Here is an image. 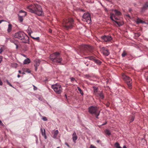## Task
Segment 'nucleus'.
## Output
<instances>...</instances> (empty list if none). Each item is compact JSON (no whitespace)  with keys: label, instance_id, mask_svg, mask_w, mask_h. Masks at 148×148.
I'll list each match as a JSON object with an SVG mask.
<instances>
[{"label":"nucleus","instance_id":"obj_1","mask_svg":"<svg viewBox=\"0 0 148 148\" xmlns=\"http://www.w3.org/2000/svg\"><path fill=\"white\" fill-rule=\"evenodd\" d=\"M27 9L29 12L34 13L38 16L42 15L43 14L41 7L37 4L29 6L27 7Z\"/></svg>","mask_w":148,"mask_h":148},{"label":"nucleus","instance_id":"obj_2","mask_svg":"<svg viewBox=\"0 0 148 148\" xmlns=\"http://www.w3.org/2000/svg\"><path fill=\"white\" fill-rule=\"evenodd\" d=\"M16 38L21 40L23 42L27 43L29 42L28 36L24 33L22 32H18L16 33L14 35Z\"/></svg>","mask_w":148,"mask_h":148},{"label":"nucleus","instance_id":"obj_3","mask_svg":"<svg viewBox=\"0 0 148 148\" xmlns=\"http://www.w3.org/2000/svg\"><path fill=\"white\" fill-rule=\"evenodd\" d=\"M93 47L89 45H82L79 47V50L81 55H87L89 52H91Z\"/></svg>","mask_w":148,"mask_h":148},{"label":"nucleus","instance_id":"obj_4","mask_svg":"<svg viewBox=\"0 0 148 148\" xmlns=\"http://www.w3.org/2000/svg\"><path fill=\"white\" fill-rule=\"evenodd\" d=\"M50 57L52 61L59 63H60L62 60V59L60 57V53L58 52H56L51 55Z\"/></svg>","mask_w":148,"mask_h":148},{"label":"nucleus","instance_id":"obj_5","mask_svg":"<svg viewBox=\"0 0 148 148\" xmlns=\"http://www.w3.org/2000/svg\"><path fill=\"white\" fill-rule=\"evenodd\" d=\"M73 24V20L72 18H69L68 20H65V29H69L71 28Z\"/></svg>","mask_w":148,"mask_h":148},{"label":"nucleus","instance_id":"obj_6","mask_svg":"<svg viewBox=\"0 0 148 148\" xmlns=\"http://www.w3.org/2000/svg\"><path fill=\"white\" fill-rule=\"evenodd\" d=\"M82 20L88 24L90 23L91 22V18L90 14L88 13H84L82 16Z\"/></svg>","mask_w":148,"mask_h":148},{"label":"nucleus","instance_id":"obj_7","mask_svg":"<svg viewBox=\"0 0 148 148\" xmlns=\"http://www.w3.org/2000/svg\"><path fill=\"white\" fill-rule=\"evenodd\" d=\"M51 88L57 94H60L62 92L61 86L60 84H56L52 85Z\"/></svg>","mask_w":148,"mask_h":148},{"label":"nucleus","instance_id":"obj_8","mask_svg":"<svg viewBox=\"0 0 148 148\" xmlns=\"http://www.w3.org/2000/svg\"><path fill=\"white\" fill-rule=\"evenodd\" d=\"M88 109L89 112L91 114H95L99 111V107L97 106H91Z\"/></svg>","mask_w":148,"mask_h":148},{"label":"nucleus","instance_id":"obj_9","mask_svg":"<svg viewBox=\"0 0 148 148\" xmlns=\"http://www.w3.org/2000/svg\"><path fill=\"white\" fill-rule=\"evenodd\" d=\"M123 78L125 82L127 83L128 88L131 89V81L132 79L126 76L125 75H124L123 76Z\"/></svg>","mask_w":148,"mask_h":148},{"label":"nucleus","instance_id":"obj_10","mask_svg":"<svg viewBox=\"0 0 148 148\" xmlns=\"http://www.w3.org/2000/svg\"><path fill=\"white\" fill-rule=\"evenodd\" d=\"M101 39L103 42H109L111 41L112 39V37L110 36L104 35L101 37Z\"/></svg>","mask_w":148,"mask_h":148},{"label":"nucleus","instance_id":"obj_11","mask_svg":"<svg viewBox=\"0 0 148 148\" xmlns=\"http://www.w3.org/2000/svg\"><path fill=\"white\" fill-rule=\"evenodd\" d=\"M19 12L20 13H24V15H22V16H20L19 15H18V19H19V21L21 22H23V17H24V16H26V15H27V13L24 11H23V10H21L19 11Z\"/></svg>","mask_w":148,"mask_h":148},{"label":"nucleus","instance_id":"obj_12","mask_svg":"<svg viewBox=\"0 0 148 148\" xmlns=\"http://www.w3.org/2000/svg\"><path fill=\"white\" fill-rule=\"evenodd\" d=\"M102 50L103 54L106 56H108L110 54L109 51L105 47L102 48Z\"/></svg>","mask_w":148,"mask_h":148},{"label":"nucleus","instance_id":"obj_13","mask_svg":"<svg viewBox=\"0 0 148 148\" xmlns=\"http://www.w3.org/2000/svg\"><path fill=\"white\" fill-rule=\"evenodd\" d=\"M110 15V18L113 21H114L113 19V18H114L116 20H118L119 19V17L117 16L116 15L114 14L113 13H111Z\"/></svg>","mask_w":148,"mask_h":148},{"label":"nucleus","instance_id":"obj_14","mask_svg":"<svg viewBox=\"0 0 148 148\" xmlns=\"http://www.w3.org/2000/svg\"><path fill=\"white\" fill-rule=\"evenodd\" d=\"M40 130L42 136L44 137L45 139H46L47 138V137L46 134L45 129H43L42 128H40Z\"/></svg>","mask_w":148,"mask_h":148},{"label":"nucleus","instance_id":"obj_15","mask_svg":"<svg viewBox=\"0 0 148 148\" xmlns=\"http://www.w3.org/2000/svg\"><path fill=\"white\" fill-rule=\"evenodd\" d=\"M148 8V2H146L143 8H141V11L143 12L145 10H146Z\"/></svg>","mask_w":148,"mask_h":148},{"label":"nucleus","instance_id":"obj_16","mask_svg":"<svg viewBox=\"0 0 148 148\" xmlns=\"http://www.w3.org/2000/svg\"><path fill=\"white\" fill-rule=\"evenodd\" d=\"M96 96L97 97H99L101 99H103L104 98V96L102 92L101 91H100Z\"/></svg>","mask_w":148,"mask_h":148},{"label":"nucleus","instance_id":"obj_17","mask_svg":"<svg viewBox=\"0 0 148 148\" xmlns=\"http://www.w3.org/2000/svg\"><path fill=\"white\" fill-rule=\"evenodd\" d=\"M72 139L73 142L75 143V141L77 140V136L76 135V133L74 132L72 135Z\"/></svg>","mask_w":148,"mask_h":148},{"label":"nucleus","instance_id":"obj_18","mask_svg":"<svg viewBox=\"0 0 148 148\" xmlns=\"http://www.w3.org/2000/svg\"><path fill=\"white\" fill-rule=\"evenodd\" d=\"M94 94L96 96L100 92L98 90V88H97L94 87Z\"/></svg>","mask_w":148,"mask_h":148},{"label":"nucleus","instance_id":"obj_19","mask_svg":"<svg viewBox=\"0 0 148 148\" xmlns=\"http://www.w3.org/2000/svg\"><path fill=\"white\" fill-rule=\"evenodd\" d=\"M40 61L39 60H36L35 61V63L34 64V66H38L40 64Z\"/></svg>","mask_w":148,"mask_h":148},{"label":"nucleus","instance_id":"obj_20","mask_svg":"<svg viewBox=\"0 0 148 148\" xmlns=\"http://www.w3.org/2000/svg\"><path fill=\"white\" fill-rule=\"evenodd\" d=\"M12 25L11 24H10L8 25V27L7 29V32L8 33H10L12 31Z\"/></svg>","mask_w":148,"mask_h":148},{"label":"nucleus","instance_id":"obj_21","mask_svg":"<svg viewBox=\"0 0 148 148\" xmlns=\"http://www.w3.org/2000/svg\"><path fill=\"white\" fill-rule=\"evenodd\" d=\"M30 59L28 58H27L24 60L23 63L25 64H26L30 63Z\"/></svg>","mask_w":148,"mask_h":148},{"label":"nucleus","instance_id":"obj_22","mask_svg":"<svg viewBox=\"0 0 148 148\" xmlns=\"http://www.w3.org/2000/svg\"><path fill=\"white\" fill-rule=\"evenodd\" d=\"M58 130H57L55 131L54 132V134L53 137L54 138H56L57 137V136L58 134Z\"/></svg>","mask_w":148,"mask_h":148},{"label":"nucleus","instance_id":"obj_23","mask_svg":"<svg viewBox=\"0 0 148 148\" xmlns=\"http://www.w3.org/2000/svg\"><path fill=\"white\" fill-rule=\"evenodd\" d=\"M115 14L116 15H117L118 16H119L121 14V12L118 10H114Z\"/></svg>","mask_w":148,"mask_h":148},{"label":"nucleus","instance_id":"obj_24","mask_svg":"<svg viewBox=\"0 0 148 148\" xmlns=\"http://www.w3.org/2000/svg\"><path fill=\"white\" fill-rule=\"evenodd\" d=\"M105 132L106 134L109 136L111 134L110 131L108 129L106 130L105 131Z\"/></svg>","mask_w":148,"mask_h":148},{"label":"nucleus","instance_id":"obj_25","mask_svg":"<svg viewBox=\"0 0 148 148\" xmlns=\"http://www.w3.org/2000/svg\"><path fill=\"white\" fill-rule=\"evenodd\" d=\"M137 23H145V22L144 21H143L139 18H138L137 19Z\"/></svg>","mask_w":148,"mask_h":148},{"label":"nucleus","instance_id":"obj_26","mask_svg":"<svg viewBox=\"0 0 148 148\" xmlns=\"http://www.w3.org/2000/svg\"><path fill=\"white\" fill-rule=\"evenodd\" d=\"M88 58H89L90 60H94V61L95 59V58L93 56H90L87 57Z\"/></svg>","mask_w":148,"mask_h":148},{"label":"nucleus","instance_id":"obj_27","mask_svg":"<svg viewBox=\"0 0 148 148\" xmlns=\"http://www.w3.org/2000/svg\"><path fill=\"white\" fill-rule=\"evenodd\" d=\"M127 55V53L126 51H124L122 53L121 55L123 57H124L126 55Z\"/></svg>","mask_w":148,"mask_h":148},{"label":"nucleus","instance_id":"obj_28","mask_svg":"<svg viewBox=\"0 0 148 148\" xmlns=\"http://www.w3.org/2000/svg\"><path fill=\"white\" fill-rule=\"evenodd\" d=\"M78 90L79 91L80 93L82 95H83L84 93L83 92L82 90H81V89L79 87H77Z\"/></svg>","mask_w":148,"mask_h":148},{"label":"nucleus","instance_id":"obj_29","mask_svg":"<svg viewBox=\"0 0 148 148\" xmlns=\"http://www.w3.org/2000/svg\"><path fill=\"white\" fill-rule=\"evenodd\" d=\"M94 61L97 64H101V62L100 61L98 60H97L95 59Z\"/></svg>","mask_w":148,"mask_h":148},{"label":"nucleus","instance_id":"obj_30","mask_svg":"<svg viewBox=\"0 0 148 148\" xmlns=\"http://www.w3.org/2000/svg\"><path fill=\"white\" fill-rule=\"evenodd\" d=\"M115 146L116 148H119V147H121L119 145V144L117 142H116L115 143Z\"/></svg>","mask_w":148,"mask_h":148},{"label":"nucleus","instance_id":"obj_31","mask_svg":"<svg viewBox=\"0 0 148 148\" xmlns=\"http://www.w3.org/2000/svg\"><path fill=\"white\" fill-rule=\"evenodd\" d=\"M100 113V111H99V112H97L95 114L97 118L99 119V117H98V116L99 115Z\"/></svg>","mask_w":148,"mask_h":148},{"label":"nucleus","instance_id":"obj_32","mask_svg":"<svg viewBox=\"0 0 148 148\" xmlns=\"http://www.w3.org/2000/svg\"><path fill=\"white\" fill-rule=\"evenodd\" d=\"M114 22L119 26L121 25H122L121 23L117 21H115Z\"/></svg>","mask_w":148,"mask_h":148},{"label":"nucleus","instance_id":"obj_33","mask_svg":"<svg viewBox=\"0 0 148 148\" xmlns=\"http://www.w3.org/2000/svg\"><path fill=\"white\" fill-rule=\"evenodd\" d=\"M134 119V117L133 116H132L131 119H130V123H131L133 121Z\"/></svg>","mask_w":148,"mask_h":148},{"label":"nucleus","instance_id":"obj_34","mask_svg":"<svg viewBox=\"0 0 148 148\" xmlns=\"http://www.w3.org/2000/svg\"><path fill=\"white\" fill-rule=\"evenodd\" d=\"M42 119L44 121H46L47 120V117L45 116H43L42 118Z\"/></svg>","mask_w":148,"mask_h":148},{"label":"nucleus","instance_id":"obj_35","mask_svg":"<svg viewBox=\"0 0 148 148\" xmlns=\"http://www.w3.org/2000/svg\"><path fill=\"white\" fill-rule=\"evenodd\" d=\"M6 82L7 83V84L9 85L10 86L12 87H13L14 88V87L12 86V85L7 80H6Z\"/></svg>","mask_w":148,"mask_h":148},{"label":"nucleus","instance_id":"obj_36","mask_svg":"<svg viewBox=\"0 0 148 148\" xmlns=\"http://www.w3.org/2000/svg\"><path fill=\"white\" fill-rule=\"evenodd\" d=\"M71 81L72 82H73V81H76V80H75V78L73 77L71 78Z\"/></svg>","mask_w":148,"mask_h":148},{"label":"nucleus","instance_id":"obj_37","mask_svg":"<svg viewBox=\"0 0 148 148\" xmlns=\"http://www.w3.org/2000/svg\"><path fill=\"white\" fill-rule=\"evenodd\" d=\"M32 38L34 39H36V40H39V37H32Z\"/></svg>","mask_w":148,"mask_h":148},{"label":"nucleus","instance_id":"obj_38","mask_svg":"<svg viewBox=\"0 0 148 148\" xmlns=\"http://www.w3.org/2000/svg\"><path fill=\"white\" fill-rule=\"evenodd\" d=\"M89 148H96V147L93 145H90Z\"/></svg>","mask_w":148,"mask_h":148},{"label":"nucleus","instance_id":"obj_39","mask_svg":"<svg viewBox=\"0 0 148 148\" xmlns=\"http://www.w3.org/2000/svg\"><path fill=\"white\" fill-rule=\"evenodd\" d=\"M110 105V103L109 102H108L106 104V106L107 107H109Z\"/></svg>","mask_w":148,"mask_h":148},{"label":"nucleus","instance_id":"obj_40","mask_svg":"<svg viewBox=\"0 0 148 148\" xmlns=\"http://www.w3.org/2000/svg\"><path fill=\"white\" fill-rule=\"evenodd\" d=\"M3 49L2 48H1L0 49V53L3 51Z\"/></svg>","mask_w":148,"mask_h":148},{"label":"nucleus","instance_id":"obj_41","mask_svg":"<svg viewBox=\"0 0 148 148\" xmlns=\"http://www.w3.org/2000/svg\"><path fill=\"white\" fill-rule=\"evenodd\" d=\"M34 87V90H36L37 89V88L36 87H35V86H33Z\"/></svg>","mask_w":148,"mask_h":148},{"label":"nucleus","instance_id":"obj_42","mask_svg":"<svg viewBox=\"0 0 148 148\" xmlns=\"http://www.w3.org/2000/svg\"><path fill=\"white\" fill-rule=\"evenodd\" d=\"M107 122L106 121L105 123H103V124H102L101 125L103 126V125H104L106 124H107Z\"/></svg>","mask_w":148,"mask_h":148},{"label":"nucleus","instance_id":"obj_43","mask_svg":"<svg viewBox=\"0 0 148 148\" xmlns=\"http://www.w3.org/2000/svg\"><path fill=\"white\" fill-rule=\"evenodd\" d=\"M35 67V69L36 71H37V66H34Z\"/></svg>","mask_w":148,"mask_h":148},{"label":"nucleus","instance_id":"obj_44","mask_svg":"<svg viewBox=\"0 0 148 148\" xmlns=\"http://www.w3.org/2000/svg\"><path fill=\"white\" fill-rule=\"evenodd\" d=\"M21 55H22L23 56H24V57H25V58H26V57H27V56H26V55H24V54H21Z\"/></svg>","mask_w":148,"mask_h":148},{"label":"nucleus","instance_id":"obj_45","mask_svg":"<svg viewBox=\"0 0 148 148\" xmlns=\"http://www.w3.org/2000/svg\"><path fill=\"white\" fill-rule=\"evenodd\" d=\"M5 21V20H0V24L2 22Z\"/></svg>","mask_w":148,"mask_h":148},{"label":"nucleus","instance_id":"obj_46","mask_svg":"<svg viewBox=\"0 0 148 148\" xmlns=\"http://www.w3.org/2000/svg\"><path fill=\"white\" fill-rule=\"evenodd\" d=\"M20 76H20V75H17V77H18V78H19V77H20Z\"/></svg>","mask_w":148,"mask_h":148},{"label":"nucleus","instance_id":"obj_47","mask_svg":"<svg viewBox=\"0 0 148 148\" xmlns=\"http://www.w3.org/2000/svg\"><path fill=\"white\" fill-rule=\"evenodd\" d=\"M18 72H19V73H21V71L19 70V71H18Z\"/></svg>","mask_w":148,"mask_h":148},{"label":"nucleus","instance_id":"obj_48","mask_svg":"<svg viewBox=\"0 0 148 148\" xmlns=\"http://www.w3.org/2000/svg\"><path fill=\"white\" fill-rule=\"evenodd\" d=\"M65 145H67L68 147H69V145L67 143H65Z\"/></svg>","mask_w":148,"mask_h":148},{"label":"nucleus","instance_id":"obj_49","mask_svg":"<svg viewBox=\"0 0 148 148\" xmlns=\"http://www.w3.org/2000/svg\"><path fill=\"white\" fill-rule=\"evenodd\" d=\"M49 32L50 33H51V32H52V31H51V30L50 29V30H49Z\"/></svg>","mask_w":148,"mask_h":148},{"label":"nucleus","instance_id":"obj_50","mask_svg":"<svg viewBox=\"0 0 148 148\" xmlns=\"http://www.w3.org/2000/svg\"><path fill=\"white\" fill-rule=\"evenodd\" d=\"M16 49H17L18 48V46L16 44Z\"/></svg>","mask_w":148,"mask_h":148},{"label":"nucleus","instance_id":"obj_51","mask_svg":"<svg viewBox=\"0 0 148 148\" xmlns=\"http://www.w3.org/2000/svg\"><path fill=\"white\" fill-rule=\"evenodd\" d=\"M123 148H127V147H126L125 146H123Z\"/></svg>","mask_w":148,"mask_h":148},{"label":"nucleus","instance_id":"obj_52","mask_svg":"<svg viewBox=\"0 0 148 148\" xmlns=\"http://www.w3.org/2000/svg\"><path fill=\"white\" fill-rule=\"evenodd\" d=\"M137 36H139L140 35V34H136V35H137Z\"/></svg>","mask_w":148,"mask_h":148},{"label":"nucleus","instance_id":"obj_53","mask_svg":"<svg viewBox=\"0 0 148 148\" xmlns=\"http://www.w3.org/2000/svg\"><path fill=\"white\" fill-rule=\"evenodd\" d=\"M65 98H67L66 95H65Z\"/></svg>","mask_w":148,"mask_h":148},{"label":"nucleus","instance_id":"obj_54","mask_svg":"<svg viewBox=\"0 0 148 148\" xmlns=\"http://www.w3.org/2000/svg\"><path fill=\"white\" fill-rule=\"evenodd\" d=\"M28 73H30V71H28V72H27Z\"/></svg>","mask_w":148,"mask_h":148},{"label":"nucleus","instance_id":"obj_55","mask_svg":"<svg viewBox=\"0 0 148 148\" xmlns=\"http://www.w3.org/2000/svg\"><path fill=\"white\" fill-rule=\"evenodd\" d=\"M28 73H30V71H28V72H27Z\"/></svg>","mask_w":148,"mask_h":148},{"label":"nucleus","instance_id":"obj_56","mask_svg":"<svg viewBox=\"0 0 148 148\" xmlns=\"http://www.w3.org/2000/svg\"><path fill=\"white\" fill-rule=\"evenodd\" d=\"M22 74H25V73H22Z\"/></svg>","mask_w":148,"mask_h":148},{"label":"nucleus","instance_id":"obj_57","mask_svg":"<svg viewBox=\"0 0 148 148\" xmlns=\"http://www.w3.org/2000/svg\"><path fill=\"white\" fill-rule=\"evenodd\" d=\"M99 140H98V141H97V142L98 143H99Z\"/></svg>","mask_w":148,"mask_h":148},{"label":"nucleus","instance_id":"obj_58","mask_svg":"<svg viewBox=\"0 0 148 148\" xmlns=\"http://www.w3.org/2000/svg\"><path fill=\"white\" fill-rule=\"evenodd\" d=\"M22 13L23 14V15H24V13Z\"/></svg>","mask_w":148,"mask_h":148},{"label":"nucleus","instance_id":"obj_59","mask_svg":"<svg viewBox=\"0 0 148 148\" xmlns=\"http://www.w3.org/2000/svg\"><path fill=\"white\" fill-rule=\"evenodd\" d=\"M57 148H59V147H58Z\"/></svg>","mask_w":148,"mask_h":148}]
</instances>
